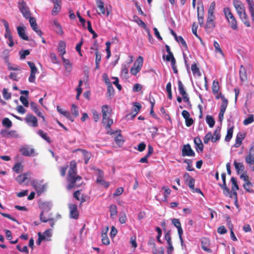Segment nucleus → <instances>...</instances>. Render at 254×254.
I'll return each mask as SVG.
<instances>
[{
	"mask_svg": "<svg viewBox=\"0 0 254 254\" xmlns=\"http://www.w3.org/2000/svg\"><path fill=\"white\" fill-rule=\"evenodd\" d=\"M182 155L183 156H194L195 155L194 152L189 144L184 145L182 149Z\"/></svg>",
	"mask_w": 254,
	"mask_h": 254,
	"instance_id": "obj_11",
	"label": "nucleus"
},
{
	"mask_svg": "<svg viewBox=\"0 0 254 254\" xmlns=\"http://www.w3.org/2000/svg\"><path fill=\"white\" fill-rule=\"evenodd\" d=\"M79 151H81L82 154V156L84 160L85 164H87L89 160L91 157V153L85 150L78 149Z\"/></svg>",
	"mask_w": 254,
	"mask_h": 254,
	"instance_id": "obj_29",
	"label": "nucleus"
},
{
	"mask_svg": "<svg viewBox=\"0 0 254 254\" xmlns=\"http://www.w3.org/2000/svg\"><path fill=\"white\" fill-rule=\"evenodd\" d=\"M206 122L210 127H212L214 126L215 121L211 116L207 115L206 116Z\"/></svg>",
	"mask_w": 254,
	"mask_h": 254,
	"instance_id": "obj_43",
	"label": "nucleus"
},
{
	"mask_svg": "<svg viewBox=\"0 0 254 254\" xmlns=\"http://www.w3.org/2000/svg\"><path fill=\"white\" fill-rule=\"evenodd\" d=\"M215 19V16L214 14H208L206 24V28L213 29L215 26L214 22Z\"/></svg>",
	"mask_w": 254,
	"mask_h": 254,
	"instance_id": "obj_14",
	"label": "nucleus"
},
{
	"mask_svg": "<svg viewBox=\"0 0 254 254\" xmlns=\"http://www.w3.org/2000/svg\"><path fill=\"white\" fill-rule=\"evenodd\" d=\"M124 191V189L122 187L118 188L115 191L113 194L114 197L120 195L123 193Z\"/></svg>",
	"mask_w": 254,
	"mask_h": 254,
	"instance_id": "obj_64",
	"label": "nucleus"
},
{
	"mask_svg": "<svg viewBox=\"0 0 254 254\" xmlns=\"http://www.w3.org/2000/svg\"><path fill=\"white\" fill-rule=\"evenodd\" d=\"M246 162L253 171H254V145H251L249 154L245 157Z\"/></svg>",
	"mask_w": 254,
	"mask_h": 254,
	"instance_id": "obj_5",
	"label": "nucleus"
},
{
	"mask_svg": "<svg viewBox=\"0 0 254 254\" xmlns=\"http://www.w3.org/2000/svg\"><path fill=\"white\" fill-rule=\"evenodd\" d=\"M133 105L134 108L133 111L132 113L128 115V116H130L131 118H133L141 108V105L139 103L135 102L133 103Z\"/></svg>",
	"mask_w": 254,
	"mask_h": 254,
	"instance_id": "obj_23",
	"label": "nucleus"
},
{
	"mask_svg": "<svg viewBox=\"0 0 254 254\" xmlns=\"http://www.w3.org/2000/svg\"><path fill=\"white\" fill-rule=\"evenodd\" d=\"M96 182L97 183L103 186L106 188H108L109 186V183L107 182H106L103 180V178H101V177H98Z\"/></svg>",
	"mask_w": 254,
	"mask_h": 254,
	"instance_id": "obj_52",
	"label": "nucleus"
},
{
	"mask_svg": "<svg viewBox=\"0 0 254 254\" xmlns=\"http://www.w3.org/2000/svg\"><path fill=\"white\" fill-rule=\"evenodd\" d=\"M51 24L54 27L56 32L59 35H63L64 31L62 27L57 19H54L51 21Z\"/></svg>",
	"mask_w": 254,
	"mask_h": 254,
	"instance_id": "obj_17",
	"label": "nucleus"
},
{
	"mask_svg": "<svg viewBox=\"0 0 254 254\" xmlns=\"http://www.w3.org/2000/svg\"><path fill=\"white\" fill-rule=\"evenodd\" d=\"M30 107L32 110L35 113V114L39 117H41L43 120H45L44 116L42 115V113L39 111L37 104L34 102H31L30 103Z\"/></svg>",
	"mask_w": 254,
	"mask_h": 254,
	"instance_id": "obj_25",
	"label": "nucleus"
},
{
	"mask_svg": "<svg viewBox=\"0 0 254 254\" xmlns=\"http://www.w3.org/2000/svg\"><path fill=\"white\" fill-rule=\"evenodd\" d=\"M212 89L213 94H216L219 91V83L217 80H214L212 83Z\"/></svg>",
	"mask_w": 254,
	"mask_h": 254,
	"instance_id": "obj_48",
	"label": "nucleus"
},
{
	"mask_svg": "<svg viewBox=\"0 0 254 254\" xmlns=\"http://www.w3.org/2000/svg\"><path fill=\"white\" fill-rule=\"evenodd\" d=\"M162 190H164V200L165 201H167V198L171 193V190L169 188H168L165 186L162 188Z\"/></svg>",
	"mask_w": 254,
	"mask_h": 254,
	"instance_id": "obj_41",
	"label": "nucleus"
},
{
	"mask_svg": "<svg viewBox=\"0 0 254 254\" xmlns=\"http://www.w3.org/2000/svg\"><path fill=\"white\" fill-rule=\"evenodd\" d=\"M230 27L234 30H238V27L237 21L235 17H233L227 20Z\"/></svg>",
	"mask_w": 254,
	"mask_h": 254,
	"instance_id": "obj_31",
	"label": "nucleus"
},
{
	"mask_svg": "<svg viewBox=\"0 0 254 254\" xmlns=\"http://www.w3.org/2000/svg\"><path fill=\"white\" fill-rule=\"evenodd\" d=\"M245 137V134L242 132H238L236 136V142L234 144L233 146L236 148H238L242 144V141Z\"/></svg>",
	"mask_w": 254,
	"mask_h": 254,
	"instance_id": "obj_18",
	"label": "nucleus"
},
{
	"mask_svg": "<svg viewBox=\"0 0 254 254\" xmlns=\"http://www.w3.org/2000/svg\"><path fill=\"white\" fill-rule=\"evenodd\" d=\"M102 123L105 125V128L108 129L110 128L111 125L113 124V121L109 119V117L106 118V121H104V119H102Z\"/></svg>",
	"mask_w": 254,
	"mask_h": 254,
	"instance_id": "obj_39",
	"label": "nucleus"
},
{
	"mask_svg": "<svg viewBox=\"0 0 254 254\" xmlns=\"http://www.w3.org/2000/svg\"><path fill=\"white\" fill-rule=\"evenodd\" d=\"M30 175L31 173L30 172L22 174L16 177V180L18 183L22 184L24 183L26 180H29Z\"/></svg>",
	"mask_w": 254,
	"mask_h": 254,
	"instance_id": "obj_16",
	"label": "nucleus"
},
{
	"mask_svg": "<svg viewBox=\"0 0 254 254\" xmlns=\"http://www.w3.org/2000/svg\"><path fill=\"white\" fill-rule=\"evenodd\" d=\"M252 20L254 21V2L253 0H246Z\"/></svg>",
	"mask_w": 254,
	"mask_h": 254,
	"instance_id": "obj_26",
	"label": "nucleus"
},
{
	"mask_svg": "<svg viewBox=\"0 0 254 254\" xmlns=\"http://www.w3.org/2000/svg\"><path fill=\"white\" fill-rule=\"evenodd\" d=\"M229 224V228L230 229V237L231 239L234 241H236L237 240V238L236 237L235 234L233 231L232 229V225L230 224V221H228Z\"/></svg>",
	"mask_w": 254,
	"mask_h": 254,
	"instance_id": "obj_56",
	"label": "nucleus"
},
{
	"mask_svg": "<svg viewBox=\"0 0 254 254\" xmlns=\"http://www.w3.org/2000/svg\"><path fill=\"white\" fill-rule=\"evenodd\" d=\"M254 121V115L253 114H251V115H249V117L248 118H246L243 121V124L245 126H247V125L253 123Z\"/></svg>",
	"mask_w": 254,
	"mask_h": 254,
	"instance_id": "obj_50",
	"label": "nucleus"
},
{
	"mask_svg": "<svg viewBox=\"0 0 254 254\" xmlns=\"http://www.w3.org/2000/svg\"><path fill=\"white\" fill-rule=\"evenodd\" d=\"M19 54L20 56V59L23 60L25 58L26 56L30 54V51L28 50H25L20 51Z\"/></svg>",
	"mask_w": 254,
	"mask_h": 254,
	"instance_id": "obj_60",
	"label": "nucleus"
},
{
	"mask_svg": "<svg viewBox=\"0 0 254 254\" xmlns=\"http://www.w3.org/2000/svg\"><path fill=\"white\" fill-rule=\"evenodd\" d=\"M54 3V7L52 10V15H57L61 9V0H51Z\"/></svg>",
	"mask_w": 254,
	"mask_h": 254,
	"instance_id": "obj_12",
	"label": "nucleus"
},
{
	"mask_svg": "<svg viewBox=\"0 0 254 254\" xmlns=\"http://www.w3.org/2000/svg\"><path fill=\"white\" fill-rule=\"evenodd\" d=\"M71 114L72 115H73L75 117L78 116L79 112H78V109L77 106H76L74 104L72 105L71 108Z\"/></svg>",
	"mask_w": 254,
	"mask_h": 254,
	"instance_id": "obj_54",
	"label": "nucleus"
},
{
	"mask_svg": "<svg viewBox=\"0 0 254 254\" xmlns=\"http://www.w3.org/2000/svg\"><path fill=\"white\" fill-rule=\"evenodd\" d=\"M119 220L120 223L125 224L127 220V215L125 212H122L120 214Z\"/></svg>",
	"mask_w": 254,
	"mask_h": 254,
	"instance_id": "obj_53",
	"label": "nucleus"
},
{
	"mask_svg": "<svg viewBox=\"0 0 254 254\" xmlns=\"http://www.w3.org/2000/svg\"><path fill=\"white\" fill-rule=\"evenodd\" d=\"M240 78L242 81H244L247 79L245 68L243 65L241 66L240 69Z\"/></svg>",
	"mask_w": 254,
	"mask_h": 254,
	"instance_id": "obj_37",
	"label": "nucleus"
},
{
	"mask_svg": "<svg viewBox=\"0 0 254 254\" xmlns=\"http://www.w3.org/2000/svg\"><path fill=\"white\" fill-rule=\"evenodd\" d=\"M38 240L36 242L37 245H40L42 241H50L52 236V232L50 229L47 230L43 233H38Z\"/></svg>",
	"mask_w": 254,
	"mask_h": 254,
	"instance_id": "obj_6",
	"label": "nucleus"
},
{
	"mask_svg": "<svg viewBox=\"0 0 254 254\" xmlns=\"http://www.w3.org/2000/svg\"><path fill=\"white\" fill-rule=\"evenodd\" d=\"M27 64L31 70L28 81L31 83H34L35 81V75L38 72V69L33 63L28 62Z\"/></svg>",
	"mask_w": 254,
	"mask_h": 254,
	"instance_id": "obj_7",
	"label": "nucleus"
},
{
	"mask_svg": "<svg viewBox=\"0 0 254 254\" xmlns=\"http://www.w3.org/2000/svg\"><path fill=\"white\" fill-rule=\"evenodd\" d=\"M143 62V58L142 56H139L133 64V66L130 69V73L133 75H136L141 69Z\"/></svg>",
	"mask_w": 254,
	"mask_h": 254,
	"instance_id": "obj_4",
	"label": "nucleus"
},
{
	"mask_svg": "<svg viewBox=\"0 0 254 254\" xmlns=\"http://www.w3.org/2000/svg\"><path fill=\"white\" fill-rule=\"evenodd\" d=\"M109 211L110 212V217L114 219L117 215V206L115 204H112L110 206Z\"/></svg>",
	"mask_w": 254,
	"mask_h": 254,
	"instance_id": "obj_32",
	"label": "nucleus"
},
{
	"mask_svg": "<svg viewBox=\"0 0 254 254\" xmlns=\"http://www.w3.org/2000/svg\"><path fill=\"white\" fill-rule=\"evenodd\" d=\"M176 40L178 43H181L185 49L187 48V44L185 40L184 39V38L182 36H179L178 38Z\"/></svg>",
	"mask_w": 254,
	"mask_h": 254,
	"instance_id": "obj_61",
	"label": "nucleus"
},
{
	"mask_svg": "<svg viewBox=\"0 0 254 254\" xmlns=\"http://www.w3.org/2000/svg\"><path fill=\"white\" fill-rule=\"evenodd\" d=\"M191 69L193 75H197L198 76H200L201 73L200 72L199 68L197 67L196 64H193L191 66Z\"/></svg>",
	"mask_w": 254,
	"mask_h": 254,
	"instance_id": "obj_46",
	"label": "nucleus"
},
{
	"mask_svg": "<svg viewBox=\"0 0 254 254\" xmlns=\"http://www.w3.org/2000/svg\"><path fill=\"white\" fill-rule=\"evenodd\" d=\"M31 185L33 188L36 190L39 195H40L46 189L45 185H42L41 183L35 180L31 182Z\"/></svg>",
	"mask_w": 254,
	"mask_h": 254,
	"instance_id": "obj_10",
	"label": "nucleus"
},
{
	"mask_svg": "<svg viewBox=\"0 0 254 254\" xmlns=\"http://www.w3.org/2000/svg\"><path fill=\"white\" fill-rule=\"evenodd\" d=\"M233 3L242 21L248 27L251 26L244 4L239 0H233Z\"/></svg>",
	"mask_w": 254,
	"mask_h": 254,
	"instance_id": "obj_2",
	"label": "nucleus"
},
{
	"mask_svg": "<svg viewBox=\"0 0 254 254\" xmlns=\"http://www.w3.org/2000/svg\"><path fill=\"white\" fill-rule=\"evenodd\" d=\"M37 133L44 140L48 142H50V139L48 136L47 133L44 132L42 130H39L37 131Z\"/></svg>",
	"mask_w": 254,
	"mask_h": 254,
	"instance_id": "obj_44",
	"label": "nucleus"
},
{
	"mask_svg": "<svg viewBox=\"0 0 254 254\" xmlns=\"http://www.w3.org/2000/svg\"><path fill=\"white\" fill-rule=\"evenodd\" d=\"M28 19H29V23L32 29L35 31L38 35H39L40 36H41L42 35V32L40 30L38 29L37 24L35 18L34 17H31L30 15V17H28Z\"/></svg>",
	"mask_w": 254,
	"mask_h": 254,
	"instance_id": "obj_13",
	"label": "nucleus"
},
{
	"mask_svg": "<svg viewBox=\"0 0 254 254\" xmlns=\"http://www.w3.org/2000/svg\"><path fill=\"white\" fill-rule=\"evenodd\" d=\"M220 127H217L212 135V142H215L219 140L220 138Z\"/></svg>",
	"mask_w": 254,
	"mask_h": 254,
	"instance_id": "obj_38",
	"label": "nucleus"
},
{
	"mask_svg": "<svg viewBox=\"0 0 254 254\" xmlns=\"http://www.w3.org/2000/svg\"><path fill=\"white\" fill-rule=\"evenodd\" d=\"M178 89L180 94L182 96H184L186 94H187L185 90L184 85L181 80L178 81Z\"/></svg>",
	"mask_w": 254,
	"mask_h": 254,
	"instance_id": "obj_47",
	"label": "nucleus"
},
{
	"mask_svg": "<svg viewBox=\"0 0 254 254\" xmlns=\"http://www.w3.org/2000/svg\"><path fill=\"white\" fill-rule=\"evenodd\" d=\"M212 135L210 132H208L203 138V142L205 144H207L211 140L212 142Z\"/></svg>",
	"mask_w": 254,
	"mask_h": 254,
	"instance_id": "obj_55",
	"label": "nucleus"
},
{
	"mask_svg": "<svg viewBox=\"0 0 254 254\" xmlns=\"http://www.w3.org/2000/svg\"><path fill=\"white\" fill-rule=\"evenodd\" d=\"M17 33L19 36L24 40L28 41L29 38L28 36L25 34V29L23 27L18 26L17 27Z\"/></svg>",
	"mask_w": 254,
	"mask_h": 254,
	"instance_id": "obj_21",
	"label": "nucleus"
},
{
	"mask_svg": "<svg viewBox=\"0 0 254 254\" xmlns=\"http://www.w3.org/2000/svg\"><path fill=\"white\" fill-rule=\"evenodd\" d=\"M233 133V127L229 128L227 130V134L225 140L226 141H229L232 138Z\"/></svg>",
	"mask_w": 254,
	"mask_h": 254,
	"instance_id": "obj_42",
	"label": "nucleus"
},
{
	"mask_svg": "<svg viewBox=\"0 0 254 254\" xmlns=\"http://www.w3.org/2000/svg\"><path fill=\"white\" fill-rule=\"evenodd\" d=\"M197 25L195 23H193L192 25V32L193 34L200 40L201 43H202L201 39L197 34Z\"/></svg>",
	"mask_w": 254,
	"mask_h": 254,
	"instance_id": "obj_57",
	"label": "nucleus"
},
{
	"mask_svg": "<svg viewBox=\"0 0 254 254\" xmlns=\"http://www.w3.org/2000/svg\"><path fill=\"white\" fill-rule=\"evenodd\" d=\"M68 208L69 209V217L72 219H77L79 217V212L77 205L73 203H70L68 204Z\"/></svg>",
	"mask_w": 254,
	"mask_h": 254,
	"instance_id": "obj_9",
	"label": "nucleus"
},
{
	"mask_svg": "<svg viewBox=\"0 0 254 254\" xmlns=\"http://www.w3.org/2000/svg\"><path fill=\"white\" fill-rule=\"evenodd\" d=\"M166 60L167 62L170 61L171 64H176V60L172 53H168L166 56Z\"/></svg>",
	"mask_w": 254,
	"mask_h": 254,
	"instance_id": "obj_45",
	"label": "nucleus"
},
{
	"mask_svg": "<svg viewBox=\"0 0 254 254\" xmlns=\"http://www.w3.org/2000/svg\"><path fill=\"white\" fill-rule=\"evenodd\" d=\"M194 143L195 144V148L196 151L202 152L203 148V145L202 143V141L199 137H196L194 139Z\"/></svg>",
	"mask_w": 254,
	"mask_h": 254,
	"instance_id": "obj_20",
	"label": "nucleus"
},
{
	"mask_svg": "<svg viewBox=\"0 0 254 254\" xmlns=\"http://www.w3.org/2000/svg\"><path fill=\"white\" fill-rule=\"evenodd\" d=\"M108 231V227L105 230V232L102 231V242L103 244L108 245L110 244V240L107 236V233Z\"/></svg>",
	"mask_w": 254,
	"mask_h": 254,
	"instance_id": "obj_28",
	"label": "nucleus"
},
{
	"mask_svg": "<svg viewBox=\"0 0 254 254\" xmlns=\"http://www.w3.org/2000/svg\"><path fill=\"white\" fill-rule=\"evenodd\" d=\"M222 103L220 107V111L225 112L226 109L228 105V100L225 97H222Z\"/></svg>",
	"mask_w": 254,
	"mask_h": 254,
	"instance_id": "obj_40",
	"label": "nucleus"
},
{
	"mask_svg": "<svg viewBox=\"0 0 254 254\" xmlns=\"http://www.w3.org/2000/svg\"><path fill=\"white\" fill-rule=\"evenodd\" d=\"M223 12L225 18L227 20L234 17V16L231 12V10L229 7H225L223 9Z\"/></svg>",
	"mask_w": 254,
	"mask_h": 254,
	"instance_id": "obj_36",
	"label": "nucleus"
},
{
	"mask_svg": "<svg viewBox=\"0 0 254 254\" xmlns=\"http://www.w3.org/2000/svg\"><path fill=\"white\" fill-rule=\"evenodd\" d=\"M57 109L59 113L64 115L71 122L74 121V119L72 118V116L69 112L64 110L63 109L60 108L59 106H57Z\"/></svg>",
	"mask_w": 254,
	"mask_h": 254,
	"instance_id": "obj_27",
	"label": "nucleus"
},
{
	"mask_svg": "<svg viewBox=\"0 0 254 254\" xmlns=\"http://www.w3.org/2000/svg\"><path fill=\"white\" fill-rule=\"evenodd\" d=\"M20 101H21V102L22 103V104L25 107H28V106L29 102H28V101L27 100V96H26V97H24L23 96H21L20 97Z\"/></svg>",
	"mask_w": 254,
	"mask_h": 254,
	"instance_id": "obj_62",
	"label": "nucleus"
},
{
	"mask_svg": "<svg viewBox=\"0 0 254 254\" xmlns=\"http://www.w3.org/2000/svg\"><path fill=\"white\" fill-rule=\"evenodd\" d=\"M223 12L225 18L227 20L234 17V16L231 12V10L229 7H225L223 9Z\"/></svg>",
	"mask_w": 254,
	"mask_h": 254,
	"instance_id": "obj_35",
	"label": "nucleus"
},
{
	"mask_svg": "<svg viewBox=\"0 0 254 254\" xmlns=\"http://www.w3.org/2000/svg\"><path fill=\"white\" fill-rule=\"evenodd\" d=\"M234 165L238 174H240L243 172L245 167L243 163L238 162L236 160H234Z\"/></svg>",
	"mask_w": 254,
	"mask_h": 254,
	"instance_id": "obj_24",
	"label": "nucleus"
},
{
	"mask_svg": "<svg viewBox=\"0 0 254 254\" xmlns=\"http://www.w3.org/2000/svg\"><path fill=\"white\" fill-rule=\"evenodd\" d=\"M13 170L17 173L21 171V164L19 163H16L13 167Z\"/></svg>",
	"mask_w": 254,
	"mask_h": 254,
	"instance_id": "obj_63",
	"label": "nucleus"
},
{
	"mask_svg": "<svg viewBox=\"0 0 254 254\" xmlns=\"http://www.w3.org/2000/svg\"><path fill=\"white\" fill-rule=\"evenodd\" d=\"M24 120L29 126L33 127H37L38 126V120L37 118L31 114H27Z\"/></svg>",
	"mask_w": 254,
	"mask_h": 254,
	"instance_id": "obj_8",
	"label": "nucleus"
},
{
	"mask_svg": "<svg viewBox=\"0 0 254 254\" xmlns=\"http://www.w3.org/2000/svg\"><path fill=\"white\" fill-rule=\"evenodd\" d=\"M2 124L7 128H10L12 126L11 121L7 118H5L3 119Z\"/></svg>",
	"mask_w": 254,
	"mask_h": 254,
	"instance_id": "obj_51",
	"label": "nucleus"
},
{
	"mask_svg": "<svg viewBox=\"0 0 254 254\" xmlns=\"http://www.w3.org/2000/svg\"><path fill=\"white\" fill-rule=\"evenodd\" d=\"M65 43L64 41H60L58 45V51L63 57L65 53Z\"/></svg>",
	"mask_w": 254,
	"mask_h": 254,
	"instance_id": "obj_33",
	"label": "nucleus"
},
{
	"mask_svg": "<svg viewBox=\"0 0 254 254\" xmlns=\"http://www.w3.org/2000/svg\"><path fill=\"white\" fill-rule=\"evenodd\" d=\"M215 9V2L214 1L212 2L209 6L208 14H214Z\"/></svg>",
	"mask_w": 254,
	"mask_h": 254,
	"instance_id": "obj_59",
	"label": "nucleus"
},
{
	"mask_svg": "<svg viewBox=\"0 0 254 254\" xmlns=\"http://www.w3.org/2000/svg\"><path fill=\"white\" fill-rule=\"evenodd\" d=\"M102 113L103 115V119L106 121V118L109 117V107L107 105H103L102 107Z\"/></svg>",
	"mask_w": 254,
	"mask_h": 254,
	"instance_id": "obj_34",
	"label": "nucleus"
},
{
	"mask_svg": "<svg viewBox=\"0 0 254 254\" xmlns=\"http://www.w3.org/2000/svg\"><path fill=\"white\" fill-rule=\"evenodd\" d=\"M253 187V185L250 181H248L247 182H245L243 184V187L245 190L248 192H252V188Z\"/></svg>",
	"mask_w": 254,
	"mask_h": 254,
	"instance_id": "obj_49",
	"label": "nucleus"
},
{
	"mask_svg": "<svg viewBox=\"0 0 254 254\" xmlns=\"http://www.w3.org/2000/svg\"><path fill=\"white\" fill-rule=\"evenodd\" d=\"M115 141L120 146L122 145L124 142L123 137L120 134L115 137Z\"/></svg>",
	"mask_w": 254,
	"mask_h": 254,
	"instance_id": "obj_58",
	"label": "nucleus"
},
{
	"mask_svg": "<svg viewBox=\"0 0 254 254\" xmlns=\"http://www.w3.org/2000/svg\"><path fill=\"white\" fill-rule=\"evenodd\" d=\"M18 8L23 17L28 19L31 15L30 9L23 0H19L18 4Z\"/></svg>",
	"mask_w": 254,
	"mask_h": 254,
	"instance_id": "obj_3",
	"label": "nucleus"
},
{
	"mask_svg": "<svg viewBox=\"0 0 254 254\" xmlns=\"http://www.w3.org/2000/svg\"><path fill=\"white\" fill-rule=\"evenodd\" d=\"M20 150L22 155L28 156L32 155L34 152V149L29 147H22Z\"/></svg>",
	"mask_w": 254,
	"mask_h": 254,
	"instance_id": "obj_22",
	"label": "nucleus"
},
{
	"mask_svg": "<svg viewBox=\"0 0 254 254\" xmlns=\"http://www.w3.org/2000/svg\"><path fill=\"white\" fill-rule=\"evenodd\" d=\"M96 3L97 5L98 8L99 9L100 12H98L99 14H106L107 16L109 15V12L107 11L106 12L105 8L104 7V2L101 0H96Z\"/></svg>",
	"mask_w": 254,
	"mask_h": 254,
	"instance_id": "obj_19",
	"label": "nucleus"
},
{
	"mask_svg": "<svg viewBox=\"0 0 254 254\" xmlns=\"http://www.w3.org/2000/svg\"><path fill=\"white\" fill-rule=\"evenodd\" d=\"M67 181L69 184L67 187L68 190L77 188L81 184V177L76 175V163L75 161H71L68 171Z\"/></svg>",
	"mask_w": 254,
	"mask_h": 254,
	"instance_id": "obj_1",
	"label": "nucleus"
},
{
	"mask_svg": "<svg viewBox=\"0 0 254 254\" xmlns=\"http://www.w3.org/2000/svg\"><path fill=\"white\" fill-rule=\"evenodd\" d=\"M62 61L64 68L68 72H70L72 69V64L67 59H65L64 57H62Z\"/></svg>",
	"mask_w": 254,
	"mask_h": 254,
	"instance_id": "obj_30",
	"label": "nucleus"
},
{
	"mask_svg": "<svg viewBox=\"0 0 254 254\" xmlns=\"http://www.w3.org/2000/svg\"><path fill=\"white\" fill-rule=\"evenodd\" d=\"M231 182L232 183L231 189L233 191V195L236 198V201H237V190H239V186L237 184V180L234 177H232L231 179Z\"/></svg>",
	"mask_w": 254,
	"mask_h": 254,
	"instance_id": "obj_15",
	"label": "nucleus"
}]
</instances>
